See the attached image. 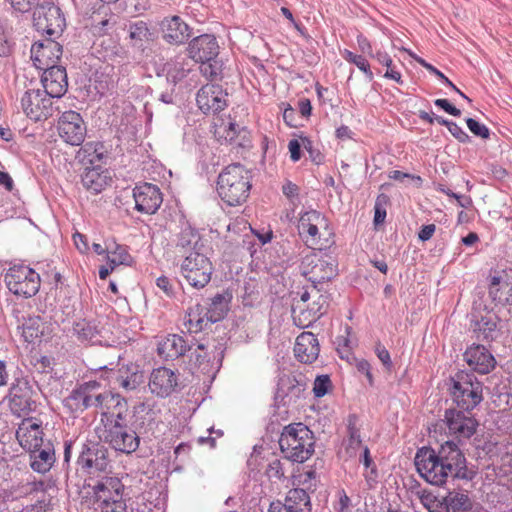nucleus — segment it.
I'll use <instances>...</instances> for the list:
<instances>
[{
    "label": "nucleus",
    "instance_id": "052dcab7",
    "mask_svg": "<svg viewBox=\"0 0 512 512\" xmlns=\"http://www.w3.org/2000/svg\"><path fill=\"white\" fill-rule=\"evenodd\" d=\"M303 147V141L300 138L298 139H292L288 143V149L290 152V158L293 162H297L301 159V148Z\"/></svg>",
    "mask_w": 512,
    "mask_h": 512
},
{
    "label": "nucleus",
    "instance_id": "4c0bfd02",
    "mask_svg": "<svg viewBox=\"0 0 512 512\" xmlns=\"http://www.w3.org/2000/svg\"><path fill=\"white\" fill-rule=\"evenodd\" d=\"M348 440L346 444V452L350 457L356 455L357 450L362 447L360 429L357 427L358 417L355 414L348 417Z\"/></svg>",
    "mask_w": 512,
    "mask_h": 512
},
{
    "label": "nucleus",
    "instance_id": "ddd939ff",
    "mask_svg": "<svg viewBox=\"0 0 512 512\" xmlns=\"http://www.w3.org/2000/svg\"><path fill=\"white\" fill-rule=\"evenodd\" d=\"M33 388L27 378H17L9 389L10 407L13 413L21 416L35 410Z\"/></svg>",
    "mask_w": 512,
    "mask_h": 512
},
{
    "label": "nucleus",
    "instance_id": "09e8293b",
    "mask_svg": "<svg viewBox=\"0 0 512 512\" xmlns=\"http://www.w3.org/2000/svg\"><path fill=\"white\" fill-rule=\"evenodd\" d=\"M389 198L385 194H380L375 202L374 206V224L377 226L382 224L386 218V209L385 205L387 204Z\"/></svg>",
    "mask_w": 512,
    "mask_h": 512
},
{
    "label": "nucleus",
    "instance_id": "de8ad7c7",
    "mask_svg": "<svg viewBox=\"0 0 512 512\" xmlns=\"http://www.w3.org/2000/svg\"><path fill=\"white\" fill-rule=\"evenodd\" d=\"M107 260L108 264H113L114 266L128 264L130 255L123 246L117 245L114 251L108 252Z\"/></svg>",
    "mask_w": 512,
    "mask_h": 512
},
{
    "label": "nucleus",
    "instance_id": "37998d69",
    "mask_svg": "<svg viewBox=\"0 0 512 512\" xmlns=\"http://www.w3.org/2000/svg\"><path fill=\"white\" fill-rule=\"evenodd\" d=\"M342 56L347 62L356 65L361 71H363L370 81L373 79V73L370 70V65L363 56L354 54L347 49L342 52Z\"/></svg>",
    "mask_w": 512,
    "mask_h": 512
},
{
    "label": "nucleus",
    "instance_id": "f704fd0d",
    "mask_svg": "<svg viewBox=\"0 0 512 512\" xmlns=\"http://www.w3.org/2000/svg\"><path fill=\"white\" fill-rule=\"evenodd\" d=\"M45 483L43 481H27L26 483H21L15 486H12L11 489L6 490L3 489L0 491V498L4 501H14L19 498L28 496L33 492L44 491Z\"/></svg>",
    "mask_w": 512,
    "mask_h": 512
},
{
    "label": "nucleus",
    "instance_id": "8fccbe9b",
    "mask_svg": "<svg viewBox=\"0 0 512 512\" xmlns=\"http://www.w3.org/2000/svg\"><path fill=\"white\" fill-rule=\"evenodd\" d=\"M331 387V380L328 375L317 376L314 381L313 392L315 397L320 398L327 394Z\"/></svg>",
    "mask_w": 512,
    "mask_h": 512
},
{
    "label": "nucleus",
    "instance_id": "b1692460",
    "mask_svg": "<svg viewBox=\"0 0 512 512\" xmlns=\"http://www.w3.org/2000/svg\"><path fill=\"white\" fill-rule=\"evenodd\" d=\"M151 393L158 397H168L178 386V375L171 369L159 367L151 372L149 383Z\"/></svg>",
    "mask_w": 512,
    "mask_h": 512
},
{
    "label": "nucleus",
    "instance_id": "5701e85b",
    "mask_svg": "<svg viewBox=\"0 0 512 512\" xmlns=\"http://www.w3.org/2000/svg\"><path fill=\"white\" fill-rule=\"evenodd\" d=\"M41 82L44 92L52 98L62 97L68 88L66 69L60 65H51L43 69Z\"/></svg>",
    "mask_w": 512,
    "mask_h": 512
},
{
    "label": "nucleus",
    "instance_id": "3c124183",
    "mask_svg": "<svg viewBox=\"0 0 512 512\" xmlns=\"http://www.w3.org/2000/svg\"><path fill=\"white\" fill-rule=\"evenodd\" d=\"M15 12L26 13L38 5L41 0H5Z\"/></svg>",
    "mask_w": 512,
    "mask_h": 512
},
{
    "label": "nucleus",
    "instance_id": "c85d7f7f",
    "mask_svg": "<svg viewBox=\"0 0 512 512\" xmlns=\"http://www.w3.org/2000/svg\"><path fill=\"white\" fill-rule=\"evenodd\" d=\"M320 347L316 336L312 332H302L297 338L294 347L296 358L302 363H312L319 355Z\"/></svg>",
    "mask_w": 512,
    "mask_h": 512
},
{
    "label": "nucleus",
    "instance_id": "bb28decb",
    "mask_svg": "<svg viewBox=\"0 0 512 512\" xmlns=\"http://www.w3.org/2000/svg\"><path fill=\"white\" fill-rule=\"evenodd\" d=\"M98 387L96 381H89L78 388L71 391V393L63 399V405L71 413H82L88 408L92 407L91 403V390Z\"/></svg>",
    "mask_w": 512,
    "mask_h": 512
},
{
    "label": "nucleus",
    "instance_id": "680f3d73",
    "mask_svg": "<svg viewBox=\"0 0 512 512\" xmlns=\"http://www.w3.org/2000/svg\"><path fill=\"white\" fill-rule=\"evenodd\" d=\"M303 141V148L309 153V156L313 162L320 164L322 162V155L313 149L312 141L306 136H300Z\"/></svg>",
    "mask_w": 512,
    "mask_h": 512
},
{
    "label": "nucleus",
    "instance_id": "2eb2a0df",
    "mask_svg": "<svg viewBox=\"0 0 512 512\" xmlns=\"http://www.w3.org/2000/svg\"><path fill=\"white\" fill-rule=\"evenodd\" d=\"M328 306V296L317 294V299L313 300L311 304H293L292 305V318L300 328H306L311 326L320 317L326 313Z\"/></svg>",
    "mask_w": 512,
    "mask_h": 512
},
{
    "label": "nucleus",
    "instance_id": "e433bc0d",
    "mask_svg": "<svg viewBox=\"0 0 512 512\" xmlns=\"http://www.w3.org/2000/svg\"><path fill=\"white\" fill-rule=\"evenodd\" d=\"M177 247L190 253L191 251L201 252L203 244L200 243L199 233L191 227H185L178 235Z\"/></svg>",
    "mask_w": 512,
    "mask_h": 512
},
{
    "label": "nucleus",
    "instance_id": "4468645a",
    "mask_svg": "<svg viewBox=\"0 0 512 512\" xmlns=\"http://www.w3.org/2000/svg\"><path fill=\"white\" fill-rule=\"evenodd\" d=\"M57 128L60 137L73 146L83 143L87 131L82 116L72 110L66 111L60 116Z\"/></svg>",
    "mask_w": 512,
    "mask_h": 512
},
{
    "label": "nucleus",
    "instance_id": "a19ab883",
    "mask_svg": "<svg viewBox=\"0 0 512 512\" xmlns=\"http://www.w3.org/2000/svg\"><path fill=\"white\" fill-rule=\"evenodd\" d=\"M150 35L149 28L144 21H137L129 25V38L134 46L141 47Z\"/></svg>",
    "mask_w": 512,
    "mask_h": 512
},
{
    "label": "nucleus",
    "instance_id": "603ef678",
    "mask_svg": "<svg viewBox=\"0 0 512 512\" xmlns=\"http://www.w3.org/2000/svg\"><path fill=\"white\" fill-rule=\"evenodd\" d=\"M466 124H467L469 130L474 135H476L478 137H481L483 139L489 138L490 131H489V129L485 125L479 123L478 121H476L473 118H467L466 119Z\"/></svg>",
    "mask_w": 512,
    "mask_h": 512
},
{
    "label": "nucleus",
    "instance_id": "79ce46f5",
    "mask_svg": "<svg viewBox=\"0 0 512 512\" xmlns=\"http://www.w3.org/2000/svg\"><path fill=\"white\" fill-rule=\"evenodd\" d=\"M121 401L120 394L112 392L100 393L96 396L91 395L92 407L99 408L103 414L110 410L114 401Z\"/></svg>",
    "mask_w": 512,
    "mask_h": 512
},
{
    "label": "nucleus",
    "instance_id": "f8f14e48",
    "mask_svg": "<svg viewBox=\"0 0 512 512\" xmlns=\"http://www.w3.org/2000/svg\"><path fill=\"white\" fill-rule=\"evenodd\" d=\"M307 388L305 377L299 375H283L279 378L275 392V402L278 405L290 407L304 398Z\"/></svg>",
    "mask_w": 512,
    "mask_h": 512
},
{
    "label": "nucleus",
    "instance_id": "ea45409f",
    "mask_svg": "<svg viewBox=\"0 0 512 512\" xmlns=\"http://www.w3.org/2000/svg\"><path fill=\"white\" fill-rule=\"evenodd\" d=\"M23 336L26 341L33 342L43 335V323L39 316L29 317L23 323Z\"/></svg>",
    "mask_w": 512,
    "mask_h": 512
},
{
    "label": "nucleus",
    "instance_id": "e2e57ef3",
    "mask_svg": "<svg viewBox=\"0 0 512 512\" xmlns=\"http://www.w3.org/2000/svg\"><path fill=\"white\" fill-rule=\"evenodd\" d=\"M434 104L452 116L459 117L461 115V111L453 106L447 99H436Z\"/></svg>",
    "mask_w": 512,
    "mask_h": 512
},
{
    "label": "nucleus",
    "instance_id": "4be33fe9",
    "mask_svg": "<svg viewBox=\"0 0 512 512\" xmlns=\"http://www.w3.org/2000/svg\"><path fill=\"white\" fill-rule=\"evenodd\" d=\"M43 435L42 422L36 418L23 419L16 431L19 444L28 450L41 448L45 444Z\"/></svg>",
    "mask_w": 512,
    "mask_h": 512
},
{
    "label": "nucleus",
    "instance_id": "4d7b16f0",
    "mask_svg": "<svg viewBox=\"0 0 512 512\" xmlns=\"http://www.w3.org/2000/svg\"><path fill=\"white\" fill-rule=\"evenodd\" d=\"M11 51L12 45L6 35L5 27L0 23V57H8Z\"/></svg>",
    "mask_w": 512,
    "mask_h": 512
},
{
    "label": "nucleus",
    "instance_id": "338daca9",
    "mask_svg": "<svg viewBox=\"0 0 512 512\" xmlns=\"http://www.w3.org/2000/svg\"><path fill=\"white\" fill-rule=\"evenodd\" d=\"M356 368L359 372L364 373L369 384L373 385V375L371 373V365L368 361L361 359L356 363Z\"/></svg>",
    "mask_w": 512,
    "mask_h": 512
},
{
    "label": "nucleus",
    "instance_id": "864d4df0",
    "mask_svg": "<svg viewBox=\"0 0 512 512\" xmlns=\"http://www.w3.org/2000/svg\"><path fill=\"white\" fill-rule=\"evenodd\" d=\"M200 71L208 79L214 80L220 73V67L217 62L212 61L200 62Z\"/></svg>",
    "mask_w": 512,
    "mask_h": 512
},
{
    "label": "nucleus",
    "instance_id": "7ed1b4c3",
    "mask_svg": "<svg viewBox=\"0 0 512 512\" xmlns=\"http://www.w3.org/2000/svg\"><path fill=\"white\" fill-rule=\"evenodd\" d=\"M279 445L288 460L302 463L314 452L313 433L303 423L290 424L284 428Z\"/></svg>",
    "mask_w": 512,
    "mask_h": 512
},
{
    "label": "nucleus",
    "instance_id": "0eeeda50",
    "mask_svg": "<svg viewBox=\"0 0 512 512\" xmlns=\"http://www.w3.org/2000/svg\"><path fill=\"white\" fill-rule=\"evenodd\" d=\"M4 281L10 292L15 295L30 298L40 288V276L29 266L15 264L5 274Z\"/></svg>",
    "mask_w": 512,
    "mask_h": 512
},
{
    "label": "nucleus",
    "instance_id": "0e129e2a",
    "mask_svg": "<svg viewBox=\"0 0 512 512\" xmlns=\"http://www.w3.org/2000/svg\"><path fill=\"white\" fill-rule=\"evenodd\" d=\"M74 330L77 332L79 337L83 338L84 340H92L94 337L92 328L89 324L77 323Z\"/></svg>",
    "mask_w": 512,
    "mask_h": 512
},
{
    "label": "nucleus",
    "instance_id": "72a5a7b5",
    "mask_svg": "<svg viewBox=\"0 0 512 512\" xmlns=\"http://www.w3.org/2000/svg\"><path fill=\"white\" fill-rule=\"evenodd\" d=\"M116 382L125 391H134L144 383V374L137 365L131 364L118 370Z\"/></svg>",
    "mask_w": 512,
    "mask_h": 512
},
{
    "label": "nucleus",
    "instance_id": "774afa93",
    "mask_svg": "<svg viewBox=\"0 0 512 512\" xmlns=\"http://www.w3.org/2000/svg\"><path fill=\"white\" fill-rule=\"evenodd\" d=\"M298 191V186L291 181H286L282 186L283 194L290 200L298 196Z\"/></svg>",
    "mask_w": 512,
    "mask_h": 512
},
{
    "label": "nucleus",
    "instance_id": "cd10ccee",
    "mask_svg": "<svg viewBox=\"0 0 512 512\" xmlns=\"http://www.w3.org/2000/svg\"><path fill=\"white\" fill-rule=\"evenodd\" d=\"M499 318L496 315H481L471 321L470 329L478 341L490 342L500 335Z\"/></svg>",
    "mask_w": 512,
    "mask_h": 512
},
{
    "label": "nucleus",
    "instance_id": "f3484780",
    "mask_svg": "<svg viewBox=\"0 0 512 512\" xmlns=\"http://www.w3.org/2000/svg\"><path fill=\"white\" fill-rule=\"evenodd\" d=\"M159 27L162 39L170 45H183L192 36V28L178 15L164 17Z\"/></svg>",
    "mask_w": 512,
    "mask_h": 512
},
{
    "label": "nucleus",
    "instance_id": "20e7f679",
    "mask_svg": "<svg viewBox=\"0 0 512 512\" xmlns=\"http://www.w3.org/2000/svg\"><path fill=\"white\" fill-rule=\"evenodd\" d=\"M450 381V394L458 408L470 412L482 402L483 384L473 373L458 371Z\"/></svg>",
    "mask_w": 512,
    "mask_h": 512
},
{
    "label": "nucleus",
    "instance_id": "6ab92c4d",
    "mask_svg": "<svg viewBox=\"0 0 512 512\" xmlns=\"http://www.w3.org/2000/svg\"><path fill=\"white\" fill-rule=\"evenodd\" d=\"M105 441L116 451L130 454L139 447L140 438L128 426H109Z\"/></svg>",
    "mask_w": 512,
    "mask_h": 512
},
{
    "label": "nucleus",
    "instance_id": "6e6552de",
    "mask_svg": "<svg viewBox=\"0 0 512 512\" xmlns=\"http://www.w3.org/2000/svg\"><path fill=\"white\" fill-rule=\"evenodd\" d=\"M301 274L313 284L316 294L321 292L319 284L330 281L337 275V261L333 257H320L317 254L306 255L300 265Z\"/></svg>",
    "mask_w": 512,
    "mask_h": 512
},
{
    "label": "nucleus",
    "instance_id": "473e14b6",
    "mask_svg": "<svg viewBox=\"0 0 512 512\" xmlns=\"http://www.w3.org/2000/svg\"><path fill=\"white\" fill-rule=\"evenodd\" d=\"M231 299L232 294L228 291L217 293L215 296H213L210 299V303L208 304V308L205 314L207 320L211 323L222 320L229 310V303Z\"/></svg>",
    "mask_w": 512,
    "mask_h": 512
},
{
    "label": "nucleus",
    "instance_id": "c03bdc74",
    "mask_svg": "<svg viewBox=\"0 0 512 512\" xmlns=\"http://www.w3.org/2000/svg\"><path fill=\"white\" fill-rule=\"evenodd\" d=\"M447 501L453 511L467 512L472 509V501L469 496L464 493L450 494Z\"/></svg>",
    "mask_w": 512,
    "mask_h": 512
},
{
    "label": "nucleus",
    "instance_id": "13d9d810",
    "mask_svg": "<svg viewBox=\"0 0 512 512\" xmlns=\"http://www.w3.org/2000/svg\"><path fill=\"white\" fill-rule=\"evenodd\" d=\"M375 353L382 364L390 370L392 367V361L389 351L380 342L376 343Z\"/></svg>",
    "mask_w": 512,
    "mask_h": 512
},
{
    "label": "nucleus",
    "instance_id": "9d476101",
    "mask_svg": "<svg viewBox=\"0 0 512 512\" xmlns=\"http://www.w3.org/2000/svg\"><path fill=\"white\" fill-rule=\"evenodd\" d=\"M77 463L90 475L96 473L107 475L111 467L107 448L95 442L83 443Z\"/></svg>",
    "mask_w": 512,
    "mask_h": 512
},
{
    "label": "nucleus",
    "instance_id": "2f4dec72",
    "mask_svg": "<svg viewBox=\"0 0 512 512\" xmlns=\"http://www.w3.org/2000/svg\"><path fill=\"white\" fill-rule=\"evenodd\" d=\"M31 468L38 473L48 472L55 462V453L50 442L44 444L41 448L32 449Z\"/></svg>",
    "mask_w": 512,
    "mask_h": 512
},
{
    "label": "nucleus",
    "instance_id": "aec40b11",
    "mask_svg": "<svg viewBox=\"0 0 512 512\" xmlns=\"http://www.w3.org/2000/svg\"><path fill=\"white\" fill-rule=\"evenodd\" d=\"M62 55V46L52 37L42 42H35L31 47V59L36 68L43 70L56 62Z\"/></svg>",
    "mask_w": 512,
    "mask_h": 512
},
{
    "label": "nucleus",
    "instance_id": "5fc2aeb1",
    "mask_svg": "<svg viewBox=\"0 0 512 512\" xmlns=\"http://www.w3.org/2000/svg\"><path fill=\"white\" fill-rule=\"evenodd\" d=\"M266 475L270 479H277L280 480L284 477V470L282 467V463L278 459L272 460L266 469Z\"/></svg>",
    "mask_w": 512,
    "mask_h": 512
},
{
    "label": "nucleus",
    "instance_id": "58836bf2",
    "mask_svg": "<svg viewBox=\"0 0 512 512\" xmlns=\"http://www.w3.org/2000/svg\"><path fill=\"white\" fill-rule=\"evenodd\" d=\"M215 134L220 138H224L227 142H233L240 133V127L237 123L230 119L225 121L222 118L214 119Z\"/></svg>",
    "mask_w": 512,
    "mask_h": 512
},
{
    "label": "nucleus",
    "instance_id": "f257e3e1",
    "mask_svg": "<svg viewBox=\"0 0 512 512\" xmlns=\"http://www.w3.org/2000/svg\"><path fill=\"white\" fill-rule=\"evenodd\" d=\"M419 475L429 484L443 486L449 479L471 481L475 472L467 467V460L453 440H447L438 448L421 447L415 455Z\"/></svg>",
    "mask_w": 512,
    "mask_h": 512
},
{
    "label": "nucleus",
    "instance_id": "bf43d9fd",
    "mask_svg": "<svg viewBox=\"0 0 512 512\" xmlns=\"http://www.w3.org/2000/svg\"><path fill=\"white\" fill-rule=\"evenodd\" d=\"M447 129L459 142H470V136L457 123L451 121Z\"/></svg>",
    "mask_w": 512,
    "mask_h": 512
},
{
    "label": "nucleus",
    "instance_id": "7c9ffc66",
    "mask_svg": "<svg viewBox=\"0 0 512 512\" xmlns=\"http://www.w3.org/2000/svg\"><path fill=\"white\" fill-rule=\"evenodd\" d=\"M111 177L107 170L100 166L86 167L81 175L83 187L93 194H98L108 185Z\"/></svg>",
    "mask_w": 512,
    "mask_h": 512
},
{
    "label": "nucleus",
    "instance_id": "c756f323",
    "mask_svg": "<svg viewBox=\"0 0 512 512\" xmlns=\"http://www.w3.org/2000/svg\"><path fill=\"white\" fill-rule=\"evenodd\" d=\"M191 346L180 335L170 334L158 343L157 352L164 360H174L191 351Z\"/></svg>",
    "mask_w": 512,
    "mask_h": 512
},
{
    "label": "nucleus",
    "instance_id": "412c9836",
    "mask_svg": "<svg viewBox=\"0 0 512 512\" xmlns=\"http://www.w3.org/2000/svg\"><path fill=\"white\" fill-rule=\"evenodd\" d=\"M223 89L219 85L206 84L198 91L196 102L199 109L205 113H218L226 107V99Z\"/></svg>",
    "mask_w": 512,
    "mask_h": 512
},
{
    "label": "nucleus",
    "instance_id": "a211bd4d",
    "mask_svg": "<svg viewBox=\"0 0 512 512\" xmlns=\"http://www.w3.org/2000/svg\"><path fill=\"white\" fill-rule=\"evenodd\" d=\"M445 423L449 430V434L454 436L458 442L462 439H469L478 426L477 420L468 416L464 411L448 409L445 411Z\"/></svg>",
    "mask_w": 512,
    "mask_h": 512
},
{
    "label": "nucleus",
    "instance_id": "9b49d317",
    "mask_svg": "<svg viewBox=\"0 0 512 512\" xmlns=\"http://www.w3.org/2000/svg\"><path fill=\"white\" fill-rule=\"evenodd\" d=\"M21 107L25 115L35 122L53 115L52 97L40 89L27 90L21 98Z\"/></svg>",
    "mask_w": 512,
    "mask_h": 512
},
{
    "label": "nucleus",
    "instance_id": "49530a36",
    "mask_svg": "<svg viewBox=\"0 0 512 512\" xmlns=\"http://www.w3.org/2000/svg\"><path fill=\"white\" fill-rule=\"evenodd\" d=\"M489 296L494 302L512 304V295L510 298L506 296V293L503 291V287H500V281L497 277L492 279L489 287Z\"/></svg>",
    "mask_w": 512,
    "mask_h": 512
},
{
    "label": "nucleus",
    "instance_id": "c9c22d12",
    "mask_svg": "<svg viewBox=\"0 0 512 512\" xmlns=\"http://www.w3.org/2000/svg\"><path fill=\"white\" fill-rule=\"evenodd\" d=\"M285 506L286 512H311L310 497L302 488H294L288 491Z\"/></svg>",
    "mask_w": 512,
    "mask_h": 512
},
{
    "label": "nucleus",
    "instance_id": "1a4fd4ad",
    "mask_svg": "<svg viewBox=\"0 0 512 512\" xmlns=\"http://www.w3.org/2000/svg\"><path fill=\"white\" fill-rule=\"evenodd\" d=\"M33 24L37 31L46 33L49 37L62 34L66 21L61 9L49 0H41L33 13Z\"/></svg>",
    "mask_w": 512,
    "mask_h": 512
},
{
    "label": "nucleus",
    "instance_id": "f03ea898",
    "mask_svg": "<svg viewBox=\"0 0 512 512\" xmlns=\"http://www.w3.org/2000/svg\"><path fill=\"white\" fill-rule=\"evenodd\" d=\"M251 186V172L242 164L233 163L219 174L217 192L229 206H237L247 200Z\"/></svg>",
    "mask_w": 512,
    "mask_h": 512
},
{
    "label": "nucleus",
    "instance_id": "a18cd8bd",
    "mask_svg": "<svg viewBox=\"0 0 512 512\" xmlns=\"http://www.w3.org/2000/svg\"><path fill=\"white\" fill-rule=\"evenodd\" d=\"M317 221H324V217L318 211L310 210L304 212L298 221L299 234L305 235V230Z\"/></svg>",
    "mask_w": 512,
    "mask_h": 512
},
{
    "label": "nucleus",
    "instance_id": "39448f33",
    "mask_svg": "<svg viewBox=\"0 0 512 512\" xmlns=\"http://www.w3.org/2000/svg\"><path fill=\"white\" fill-rule=\"evenodd\" d=\"M88 486L101 512H128L123 499L125 487L118 477L104 475Z\"/></svg>",
    "mask_w": 512,
    "mask_h": 512
},
{
    "label": "nucleus",
    "instance_id": "a878e982",
    "mask_svg": "<svg viewBox=\"0 0 512 512\" xmlns=\"http://www.w3.org/2000/svg\"><path fill=\"white\" fill-rule=\"evenodd\" d=\"M463 357L469 367L479 374H488L496 366L494 356L481 344L468 347Z\"/></svg>",
    "mask_w": 512,
    "mask_h": 512
},
{
    "label": "nucleus",
    "instance_id": "69168bd1",
    "mask_svg": "<svg viewBox=\"0 0 512 512\" xmlns=\"http://www.w3.org/2000/svg\"><path fill=\"white\" fill-rule=\"evenodd\" d=\"M338 495L339 499L338 502L335 504L334 509L337 512H345L349 508L351 500L344 490L339 491Z\"/></svg>",
    "mask_w": 512,
    "mask_h": 512
},
{
    "label": "nucleus",
    "instance_id": "6e6d98bb",
    "mask_svg": "<svg viewBox=\"0 0 512 512\" xmlns=\"http://www.w3.org/2000/svg\"><path fill=\"white\" fill-rule=\"evenodd\" d=\"M325 222V219L324 221H317L305 230V239L307 243L311 242V244H317V240L319 239V227L325 225Z\"/></svg>",
    "mask_w": 512,
    "mask_h": 512
},
{
    "label": "nucleus",
    "instance_id": "dca6fc26",
    "mask_svg": "<svg viewBox=\"0 0 512 512\" xmlns=\"http://www.w3.org/2000/svg\"><path fill=\"white\" fill-rule=\"evenodd\" d=\"M135 209L141 213L155 214L163 202V195L157 185L141 183L133 188Z\"/></svg>",
    "mask_w": 512,
    "mask_h": 512
},
{
    "label": "nucleus",
    "instance_id": "423d86ee",
    "mask_svg": "<svg viewBox=\"0 0 512 512\" xmlns=\"http://www.w3.org/2000/svg\"><path fill=\"white\" fill-rule=\"evenodd\" d=\"M180 273L191 287L202 289L211 280L213 265L202 252L191 251L182 261Z\"/></svg>",
    "mask_w": 512,
    "mask_h": 512
},
{
    "label": "nucleus",
    "instance_id": "393cba45",
    "mask_svg": "<svg viewBox=\"0 0 512 512\" xmlns=\"http://www.w3.org/2000/svg\"><path fill=\"white\" fill-rule=\"evenodd\" d=\"M188 53L196 62L213 61L219 54V45L215 36L203 34L189 42Z\"/></svg>",
    "mask_w": 512,
    "mask_h": 512
}]
</instances>
